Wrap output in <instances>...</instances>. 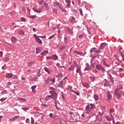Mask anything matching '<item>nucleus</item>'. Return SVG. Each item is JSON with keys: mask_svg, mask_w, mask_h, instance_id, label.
I'll use <instances>...</instances> for the list:
<instances>
[{"mask_svg": "<svg viewBox=\"0 0 124 124\" xmlns=\"http://www.w3.org/2000/svg\"><path fill=\"white\" fill-rule=\"evenodd\" d=\"M50 93H51V95L46 96L45 98L46 101H48L50 98H52L54 100H56V99L58 97V94H57V93L53 91H50Z\"/></svg>", "mask_w": 124, "mask_h": 124, "instance_id": "nucleus-1", "label": "nucleus"}, {"mask_svg": "<svg viewBox=\"0 0 124 124\" xmlns=\"http://www.w3.org/2000/svg\"><path fill=\"white\" fill-rule=\"evenodd\" d=\"M120 90H123V86H120V88H117L115 91V95L118 99H121V98H122V94L124 95V92L122 91L120 92Z\"/></svg>", "mask_w": 124, "mask_h": 124, "instance_id": "nucleus-2", "label": "nucleus"}, {"mask_svg": "<svg viewBox=\"0 0 124 124\" xmlns=\"http://www.w3.org/2000/svg\"><path fill=\"white\" fill-rule=\"evenodd\" d=\"M94 108V105L93 104H90L86 106L85 111L87 113V114H89V115H92V114H93V112L92 111H93V109Z\"/></svg>", "mask_w": 124, "mask_h": 124, "instance_id": "nucleus-3", "label": "nucleus"}, {"mask_svg": "<svg viewBox=\"0 0 124 124\" xmlns=\"http://www.w3.org/2000/svg\"><path fill=\"white\" fill-rule=\"evenodd\" d=\"M106 118L108 121H109V122H111V121H113V123L114 124H115V119H114V117H113V115L112 114L110 115V116H106Z\"/></svg>", "mask_w": 124, "mask_h": 124, "instance_id": "nucleus-4", "label": "nucleus"}, {"mask_svg": "<svg viewBox=\"0 0 124 124\" xmlns=\"http://www.w3.org/2000/svg\"><path fill=\"white\" fill-rule=\"evenodd\" d=\"M34 37H35L36 39V42L38 43L39 44H42V41L40 40L38 36H37L35 34H34Z\"/></svg>", "mask_w": 124, "mask_h": 124, "instance_id": "nucleus-5", "label": "nucleus"}, {"mask_svg": "<svg viewBox=\"0 0 124 124\" xmlns=\"http://www.w3.org/2000/svg\"><path fill=\"white\" fill-rule=\"evenodd\" d=\"M70 114H71V122H76V118H74V113L73 112H70Z\"/></svg>", "mask_w": 124, "mask_h": 124, "instance_id": "nucleus-6", "label": "nucleus"}, {"mask_svg": "<svg viewBox=\"0 0 124 124\" xmlns=\"http://www.w3.org/2000/svg\"><path fill=\"white\" fill-rule=\"evenodd\" d=\"M36 54H39V53H40V52H41V51H42L43 50V48H42V47H37L36 48Z\"/></svg>", "mask_w": 124, "mask_h": 124, "instance_id": "nucleus-7", "label": "nucleus"}, {"mask_svg": "<svg viewBox=\"0 0 124 124\" xmlns=\"http://www.w3.org/2000/svg\"><path fill=\"white\" fill-rule=\"evenodd\" d=\"M76 72L77 73H79V75H81V74H82V72H81V67L80 66H77Z\"/></svg>", "mask_w": 124, "mask_h": 124, "instance_id": "nucleus-8", "label": "nucleus"}, {"mask_svg": "<svg viewBox=\"0 0 124 124\" xmlns=\"http://www.w3.org/2000/svg\"><path fill=\"white\" fill-rule=\"evenodd\" d=\"M107 46V44L106 43H102L100 46V50H103L104 49V47Z\"/></svg>", "mask_w": 124, "mask_h": 124, "instance_id": "nucleus-9", "label": "nucleus"}, {"mask_svg": "<svg viewBox=\"0 0 124 124\" xmlns=\"http://www.w3.org/2000/svg\"><path fill=\"white\" fill-rule=\"evenodd\" d=\"M96 50V48H93L90 50V53H93V52H95V53H99L100 50L99 51H95Z\"/></svg>", "mask_w": 124, "mask_h": 124, "instance_id": "nucleus-10", "label": "nucleus"}, {"mask_svg": "<svg viewBox=\"0 0 124 124\" xmlns=\"http://www.w3.org/2000/svg\"><path fill=\"white\" fill-rule=\"evenodd\" d=\"M108 100L112 99V93L111 92H108Z\"/></svg>", "mask_w": 124, "mask_h": 124, "instance_id": "nucleus-11", "label": "nucleus"}, {"mask_svg": "<svg viewBox=\"0 0 124 124\" xmlns=\"http://www.w3.org/2000/svg\"><path fill=\"white\" fill-rule=\"evenodd\" d=\"M33 10L34 11V12H36L37 13H41V12H42V9H41L37 10L36 9L33 8Z\"/></svg>", "mask_w": 124, "mask_h": 124, "instance_id": "nucleus-12", "label": "nucleus"}, {"mask_svg": "<svg viewBox=\"0 0 124 124\" xmlns=\"http://www.w3.org/2000/svg\"><path fill=\"white\" fill-rule=\"evenodd\" d=\"M6 78H12L13 77V74L10 73L6 74Z\"/></svg>", "mask_w": 124, "mask_h": 124, "instance_id": "nucleus-13", "label": "nucleus"}, {"mask_svg": "<svg viewBox=\"0 0 124 124\" xmlns=\"http://www.w3.org/2000/svg\"><path fill=\"white\" fill-rule=\"evenodd\" d=\"M34 64V62H31L28 63V66L29 67H31V66H33Z\"/></svg>", "mask_w": 124, "mask_h": 124, "instance_id": "nucleus-14", "label": "nucleus"}, {"mask_svg": "<svg viewBox=\"0 0 124 124\" xmlns=\"http://www.w3.org/2000/svg\"><path fill=\"white\" fill-rule=\"evenodd\" d=\"M82 85L83 87H85V88H87V89H88V88H90V85L87 83H82Z\"/></svg>", "mask_w": 124, "mask_h": 124, "instance_id": "nucleus-15", "label": "nucleus"}, {"mask_svg": "<svg viewBox=\"0 0 124 124\" xmlns=\"http://www.w3.org/2000/svg\"><path fill=\"white\" fill-rule=\"evenodd\" d=\"M11 40L13 43H15L17 41V39L14 36L12 37Z\"/></svg>", "mask_w": 124, "mask_h": 124, "instance_id": "nucleus-16", "label": "nucleus"}, {"mask_svg": "<svg viewBox=\"0 0 124 124\" xmlns=\"http://www.w3.org/2000/svg\"><path fill=\"white\" fill-rule=\"evenodd\" d=\"M18 100L19 101H27V99L25 98L18 97Z\"/></svg>", "mask_w": 124, "mask_h": 124, "instance_id": "nucleus-17", "label": "nucleus"}, {"mask_svg": "<svg viewBox=\"0 0 124 124\" xmlns=\"http://www.w3.org/2000/svg\"><path fill=\"white\" fill-rule=\"evenodd\" d=\"M47 54H48V50H45L41 53V55L42 56H44V55H46Z\"/></svg>", "mask_w": 124, "mask_h": 124, "instance_id": "nucleus-18", "label": "nucleus"}, {"mask_svg": "<svg viewBox=\"0 0 124 124\" xmlns=\"http://www.w3.org/2000/svg\"><path fill=\"white\" fill-rule=\"evenodd\" d=\"M65 1L66 2L67 4V6H68V7H70V0H65Z\"/></svg>", "mask_w": 124, "mask_h": 124, "instance_id": "nucleus-19", "label": "nucleus"}, {"mask_svg": "<svg viewBox=\"0 0 124 124\" xmlns=\"http://www.w3.org/2000/svg\"><path fill=\"white\" fill-rule=\"evenodd\" d=\"M51 59H52V60H54V61H56V60H58V56L56 55H54L52 57H51Z\"/></svg>", "mask_w": 124, "mask_h": 124, "instance_id": "nucleus-20", "label": "nucleus"}, {"mask_svg": "<svg viewBox=\"0 0 124 124\" xmlns=\"http://www.w3.org/2000/svg\"><path fill=\"white\" fill-rule=\"evenodd\" d=\"M62 85H63L62 81H60L59 84L58 85V87H59V88H62Z\"/></svg>", "mask_w": 124, "mask_h": 124, "instance_id": "nucleus-21", "label": "nucleus"}, {"mask_svg": "<svg viewBox=\"0 0 124 124\" xmlns=\"http://www.w3.org/2000/svg\"><path fill=\"white\" fill-rule=\"evenodd\" d=\"M44 6H45V7H46V10H48V9H49V7H48V4H47V3H45L44 4Z\"/></svg>", "mask_w": 124, "mask_h": 124, "instance_id": "nucleus-22", "label": "nucleus"}, {"mask_svg": "<svg viewBox=\"0 0 124 124\" xmlns=\"http://www.w3.org/2000/svg\"><path fill=\"white\" fill-rule=\"evenodd\" d=\"M28 18L30 19H35L36 18V16H28Z\"/></svg>", "mask_w": 124, "mask_h": 124, "instance_id": "nucleus-23", "label": "nucleus"}, {"mask_svg": "<svg viewBox=\"0 0 124 124\" xmlns=\"http://www.w3.org/2000/svg\"><path fill=\"white\" fill-rule=\"evenodd\" d=\"M45 71H46V72H47L48 74H50V70H49L48 68H46V67H45Z\"/></svg>", "mask_w": 124, "mask_h": 124, "instance_id": "nucleus-24", "label": "nucleus"}, {"mask_svg": "<svg viewBox=\"0 0 124 124\" xmlns=\"http://www.w3.org/2000/svg\"><path fill=\"white\" fill-rule=\"evenodd\" d=\"M94 98L95 100H98V99H99V97L98 96V95L95 94L94 95Z\"/></svg>", "mask_w": 124, "mask_h": 124, "instance_id": "nucleus-25", "label": "nucleus"}, {"mask_svg": "<svg viewBox=\"0 0 124 124\" xmlns=\"http://www.w3.org/2000/svg\"><path fill=\"white\" fill-rule=\"evenodd\" d=\"M31 89L32 90V92H34V89H36V85H34L31 87Z\"/></svg>", "mask_w": 124, "mask_h": 124, "instance_id": "nucleus-26", "label": "nucleus"}, {"mask_svg": "<svg viewBox=\"0 0 124 124\" xmlns=\"http://www.w3.org/2000/svg\"><path fill=\"white\" fill-rule=\"evenodd\" d=\"M103 62L104 64H105V65H106V66H107V67H110V65L107 64V63L105 62V60H103Z\"/></svg>", "mask_w": 124, "mask_h": 124, "instance_id": "nucleus-27", "label": "nucleus"}, {"mask_svg": "<svg viewBox=\"0 0 124 124\" xmlns=\"http://www.w3.org/2000/svg\"><path fill=\"white\" fill-rule=\"evenodd\" d=\"M114 112H115V110L113 108H110L109 111L110 115H112V113H114Z\"/></svg>", "mask_w": 124, "mask_h": 124, "instance_id": "nucleus-28", "label": "nucleus"}, {"mask_svg": "<svg viewBox=\"0 0 124 124\" xmlns=\"http://www.w3.org/2000/svg\"><path fill=\"white\" fill-rule=\"evenodd\" d=\"M102 67V66H101V65H97L96 67L97 69H98V70H100V69H101Z\"/></svg>", "mask_w": 124, "mask_h": 124, "instance_id": "nucleus-29", "label": "nucleus"}, {"mask_svg": "<svg viewBox=\"0 0 124 124\" xmlns=\"http://www.w3.org/2000/svg\"><path fill=\"white\" fill-rule=\"evenodd\" d=\"M90 78L92 82H94V80H95V78H94V77H90Z\"/></svg>", "mask_w": 124, "mask_h": 124, "instance_id": "nucleus-30", "label": "nucleus"}, {"mask_svg": "<svg viewBox=\"0 0 124 124\" xmlns=\"http://www.w3.org/2000/svg\"><path fill=\"white\" fill-rule=\"evenodd\" d=\"M8 61H9V57H5L4 59V61L5 62H8Z\"/></svg>", "mask_w": 124, "mask_h": 124, "instance_id": "nucleus-31", "label": "nucleus"}, {"mask_svg": "<svg viewBox=\"0 0 124 124\" xmlns=\"http://www.w3.org/2000/svg\"><path fill=\"white\" fill-rule=\"evenodd\" d=\"M79 12L80 13V14L81 16H84V14H83V11L81 9H79Z\"/></svg>", "mask_w": 124, "mask_h": 124, "instance_id": "nucleus-32", "label": "nucleus"}, {"mask_svg": "<svg viewBox=\"0 0 124 124\" xmlns=\"http://www.w3.org/2000/svg\"><path fill=\"white\" fill-rule=\"evenodd\" d=\"M74 68H75V67H74V65H71V66H70V67L69 68L68 70L71 71V70H73V69H74Z\"/></svg>", "mask_w": 124, "mask_h": 124, "instance_id": "nucleus-33", "label": "nucleus"}, {"mask_svg": "<svg viewBox=\"0 0 124 124\" xmlns=\"http://www.w3.org/2000/svg\"><path fill=\"white\" fill-rule=\"evenodd\" d=\"M21 109L24 110V111H28L30 109V108H22Z\"/></svg>", "mask_w": 124, "mask_h": 124, "instance_id": "nucleus-34", "label": "nucleus"}, {"mask_svg": "<svg viewBox=\"0 0 124 124\" xmlns=\"http://www.w3.org/2000/svg\"><path fill=\"white\" fill-rule=\"evenodd\" d=\"M21 22H25L26 21V19L25 17H21Z\"/></svg>", "mask_w": 124, "mask_h": 124, "instance_id": "nucleus-35", "label": "nucleus"}, {"mask_svg": "<svg viewBox=\"0 0 124 124\" xmlns=\"http://www.w3.org/2000/svg\"><path fill=\"white\" fill-rule=\"evenodd\" d=\"M40 69H39L37 71V75L38 76L40 77L41 75V74H40Z\"/></svg>", "mask_w": 124, "mask_h": 124, "instance_id": "nucleus-36", "label": "nucleus"}, {"mask_svg": "<svg viewBox=\"0 0 124 124\" xmlns=\"http://www.w3.org/2000/svg\"><path fill=\"white\" fill-rule=\"evenodd\" d=\"M31 124H34V119L32 117L31 118Z\"/></svg>", "mask_w": 124, "mask_h": 124, "instance_id": "nucleus-37", "label": "nucleus"}, {"mask_svg": "<svg viewBox=\"0 0 124 124\" xmlns=\"http://www.w3.org/2000/svg\"><path fill=\"white\" fill-rule=\"evenodd\" d=\"M59 8H60V9H61V10H62V11H63V12H65V10L62 8V7L59 6Z\"/></svg>", "mask_w": 124, "mask_h": 124, "instance_id": "nucleus-38", "label": "nucleus"}, {"mask_svg": "<svg viewBox=\"0 0 124 124\" xmlns=\"http://www.w3.org/2000/svg\"><path fill=\"white\" fill-rule=\"evenodd\" d=\"M50 81H51L52 83H53V84H54V83H55V78H53L50 79Z\"/></svg>", "mask_w": 124, "mask_h": 124, "instance_id": "nucleus-39", "label": "nucleus"}, {"mask_svg": "<svg viewBox=\"0 0 124 124\" xmlns=\"http://www.w3.org/2000/svg\"><path fill=\"white\" fill-rule=\"evenodd\" d=\"M42 106L43 107H45V108H46L48 107V105H46V104H43V105H42Z\"/></svg>", "mask_w": 124, "mask_h": 124, "instance_id": "nucleus-40", "label": "nucleus"}, {"mask_svg": "<svg viewBox=\"0 0 124 124\" xmlns=\"http://www.w3.org/2000/svg\"><path fill=\"white\" fill-rule=\"evenodd\" d=\"M19 34H24V32H23V31H19Z\"/></svg>", "mask_w": 124, "mask_h": 124, "instance_id": "nucleus-41", "label": "nucleus"}, {"mask_svg": "<svg viewBox=\"0 0 124 124\" xmlns=\"http://www.w3.org/2000/svg\"><path fill=\"white\" fill-rule=\"evenodd\" d=\"M0 100V101H4V100H6V98H2Z\"/></svg>", "mask_w": 124, "mask_h": 124, "instance_id": "nucleus-42", "label": "nucleus"}, {"mask_svg": "<svg viewBox=\"0 0 124 124\" xmlns=\"http://www.w3.org/2000/svg\"><path fill=\"white\" fill-rule=\"evenodd\" d=\"M49 82H50V79L48 78L46 80V82L47 84H48Z\"/></svg>", "mask_w": 124, "mask_h": 124, "instance_id": "nucleus-43", "label": "nucleus"}, {"mask_svg": "<svg viewBox=\"0 0 124 124\" xmlns=\"http://www.w3.org/2000/svg\"><path fill=\"white\" fill-rule=\"evenodd\" d=\"M13 79H18V77H17V76L16 75H14V77L13 78Z\"/></svg>", "mask_w": 124, "mask_h": 124, "instance_id": "nucleus-44", "label": "nucleus"}, {"mask_svg": "<svg viewBox=\"0 0 124 124\" xmlns=\"http://www.w3.org/2000/svg\"><path fill=\"white\" fill-rule=\"evenodd\" d=\"M3 55V53L0 51V57H2Z\"/></svg>", "mask_w": 124, "mask_h": 124, "instance_id": "nucleus-45", "label": "nucleus"}, {"mask_svg": "<svg viewBox=\"0 0 124 124\" xmlns=\"http://www.w3.org/2000/svg\"><path fill=\"white\" fill-rule=\"evenodd\" d=\"M55 35H52V36H50L48 38L49 39H52L53 38Z\"/></svg>", "mask_w": 124, "mask_h": 124, "instance_id": "nucleus-46", "label": "nucleus"}, {"mask_svg": "<svg viewBox=\"0 0 124 124\" xmlns=\"http://www.w3.org/2000/svg\"><path fill=\"white\" fill-rule=\"evenodd\" d=\"M71 20H72V21H71L72 23H73V21H74V20H75V17H72L71 18Z\"/></svg>", "mask_w": 124, "mask_h": 124, "instance_id": "nucleus-47", "label": "nucleus"}, {"mask_svg": "<svg viewBox=\"0 0 124 124\" xmlns=\"http://www.w3.org/2000/svg\"><path fill=\"white\" fill-rule=\"evenodd\" d=\"M26 122L27 124H29V123L30 122V119H29V118H27L26 120Z\"/></svg>", "mask_w": 124, "mask_h": 124, "instance_id": "nucleus-48", "label": "nucleus"}, {"mask_svg": "<svg viewBox=\"0 0 124 124\" xmlns=\"http://www.w3.org/2000/svg\"><path fill=\"white\" fill-rule=\"evenodd\" d=\"M64 39L65 43H66V40H67V38L66 37H64Z\"/></svg>", "mask_w": 124, "mask_h": 124, "instance_id": "nucleus-49", "label": "nucleus"}, {"mask_svg": "<svg viewBox=\"0 0 124 124\" xmlns=\"http://www.w3.org/2000/svg\"><path fill=\"white\" fill-rule=\"evenodd\" d=\"M78 55H79V56H83V55H84V54H83L82 52H78Z\"/></svg>", "mask_w": 124, "mask_h": 124, "instance_id": "nucleus-50", "label": "nucleus"}, {"mask_svg": "<svg viewBox=\"0 0 124 124\" xmlns=\"http://www.w3.org/2000/svg\"><path fill=\"white\" fill-rule=\"evenodd\" d=\"M7 93V90H5L3 92H2V93Z\"/></svg>", "mask_w": 124, "mask_h": 124, "instance_id": "nucleus-51", "label": "nucleus"}, {"mask_svg": "<svg viewBox=\"0 0 124 124\" xmlns=\"http://www.w3.org/2000/svg\"><path fill=\"white\" fill-rule=\"evenodd\" d=\"M74 93H76L77 95H79L80 94V93H78V92H74Z\"/></svg>", "mask_w": 124, "mask_h": 124, "instance_id": "nucleus-52", "label": "nucleus"}, {"mask_svg": "<svg viewBox=\"0 0 124 124\" xmlns=\"http://www.w3.org/2000/svg\"><path fill=\"white\" fill-rule=\"evenodd\" d=\"M124 71V69H123L122 68H120L119 69V71H120V72H122V71Z\"/></svg>", "mask_w": 124, "mask_h": 124, "instance_id": "nucleus-53", "label": "nucleus"}, {"mask_svg": "<svg viewBox=\"0 0 124 124\" xmlns=\"http://www.w3.org/2000/svg\"><path fill=\"white\" fill-rule=\"evenodd\" d=\"M57 66H58V67H63V66H60V63H57Z\"/></svg>", "mask_w": 124, "mask_h": 124, "instance_id": "nucleus-54", "label": "nucleus"}, {"mask_svg": "<svg viewBox=\"0 0 124 124\" xmlns=\"http://www.w3.org/2000/svg\"><path fill=\"white\" fill-rule=\"evenodd\" d=\"M121 56L123 58V61L124 62V55L122 54H121Z\"/></svg>", "mask_w": 124, "mask_h": 124, "instance_id": "nucleus-55", "label": "nucleus"}, {"mask_svg": "<svg viewBox=\"0 0 124 124\" xmlns=\"http://www.w3.org/2000/svg\"><path fill=\"white\" fill-rule=\"evenodd\" d=\"M14 120H15V119H19V116H16L15 117H14Z\"/></svg>", "mask_w": 124, "mask_h": 124, "instance_id": "nucleus-56", "label": "nucleus"}, {"mask_svg": "<svg viewBox=\"0 0 124 124\" xmlns=\"http://www.w3.org/2000/svg\"><path fill=\"white\" fill-rule=\"evenodd\" d=\"M49 117H50V118H53V114L52 113H50L49 114Z\"/></svg>", "mask_w": 124, "mask_h": 124, "instance_id": "nucleus-57", "label": "nucleus"}, {"mask_svg": "<svg viewBox=\"0 0 124 124\" xmlns=\"http://www.w3.org/2000/svg\"><path fill=\"white\" fill-rule=\"evenodd\" d=\"M101 70H102V71L103 72H104V71H105V69L102 67V68H101Z\"/></svg>", "mask_w": 124, "mask_h": 124, "instance_id": "nucleus-58", "label": "nucleus"}, {"mask_svg": "<svg viewBox=\"0 0 124 124\" xmlns=\"http://www.w3.org/2000/svg\"><path fill=\"white\" fill-rule=\"evenodd\" d=\"M12 121H15V120L14 119V118L13 119H10L9 120V122H12Z\"/></svg>", "mask_w": 124, "mask_h": 124, "instance_id": "nucleus-59", "label": "nucleus"}, {"mask_svg": "<svg viewBox=\"0 0 124 124\" xmlns=\"http://www.w3.org/2000/svg\"><path fill=\"white\" fill-rule=\"evenodd\" d=\"M39 4H43V1H40L39 2Z\"/></svg>", "mask_w": 124, "mask_h": 124, "instance_id": "nucleus-60", "label": "nucleus"}, {"mask_svg": "<svg viewBox=\"0 0 124 124\" xmlns=\"http://www.w3.org/2000/svg\"><path fill=\"white\" fill-rule=\"evenodd\" d=\"M52 59V57H46V59H47V60H49V59Z\"/></svg>", "mask_w": 124, "mask_h": 124, "instance_id": "nucleus-61", "label": "nucleus"}, {"mask_svg": "<svg viewBox=\"0 0 124 124\" xmlns=\"http://www.w3.org/2000/svg\"><path fill=\"white\" fill-rule=\"evenodd\" d=\"M55 107H56V109H57L58 110H59V109H60L58 108V106H57V104H55Z\"/></svg>", "mask_w": 124, "mask_h": 124, "instance_id": "nucleus-62", "label": "nucleus"}, {"mask_svg": "<svg viewBox=\"0 0 124 124\" xmlns=\"http://www.w3.org/2000/svg\"><path fill=\"white\" fill-rule=\"evenodd\" d=\"M53 12L54 13H57V10L56 9L53 10Z\"/></svg>", "mask_w": 124, "mask_h": 124, "instance_id": "nucleus-63", "label": "nucleus"}, {"mask_svg": "<svg viewBox=\"0 0 124 124\" xmlns=\"http://www.w3.org/2000/svg\"><path fill=\"white\" fill-rule=\"evenodd\" d=\"M8 86H11V82H9L8 83Z\"/></svg>", "mask_w": 124, "mask_h": 124, "instance_id": "nucleus-64", "label": "nucleus"}]
</instances>
